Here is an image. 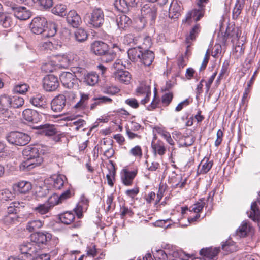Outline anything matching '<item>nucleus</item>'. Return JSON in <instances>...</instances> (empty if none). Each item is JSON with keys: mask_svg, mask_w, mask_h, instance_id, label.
<instances>
[{"mask_svg": "<svg viewBox=\"0 0 260 260\" xmlns=\"http://www.w3.org/2000/svg\"><path fill=\"white\" fill-rule=\"evenodd\" d=\"M52 238V235L46 231L36 232L30 235V242L24 243L19 247L20 253L30 258L38 253Z\"/></svg>", "mask_w": 260, "mask_h": 260, "instance_id": "obj_1", "label": "nucleus"}, {"mask_svg": "<svg viewBox=\"0 0 260 260\" xmlns=\"http://www.w3.org/2000/svg\"><path fill=\"white\" fill-rule=\"evenodd\" d=\"M24 160L19 165L21 171H28L41 165L43 159L41 155L44 153V149L40 145L28 146L22 151Z\"/></svg>", "mask_w": 260, "mask_h": 260, "instance_id": "obj_2", "label": "nucleus"}, {"mask_svg": "<svg viewBox=\"0 0 260 260\" xmlns=\"http://www.w3.org/2000/svg\"><path fill=\"white\" fill-rule=\"evenodd\" d=\"M85 19L89 27L99 28L104 23V15L101 9H95L91 13L87 14Z\"/></svg>", "mask_w": 260, "mask_h": 260, "instance_id": "obj_3", "label": "nucleus"}, {"mask_svg": "<svg viewBox=\"0 0 260 260\" xmlns=\"http://www.w3.org/2000/svg\"><path fill=\"white\" fill-rule=\"evenodd\" d=\"M143 18L140 20L143 23V27L148 21H154L157 16V8L152 5H145L141 10Z\"/></svg>", "mask_w": 260, "mask_h": 260, "instance_id": "obj_4", "label": "nucleus"}, {"mask_svg": "<svg viewBox=\"0 0 260 260\" xmlns=\"http://www.w3.org/2000/svg\"><path fill=\"white\" fill-rule=\"evenodd\" d=\"M8 107H14L12 99L6 94L0 96V117L3 115L4 117L10 118L14 114L9 111Z\"/></svg>", "mask_w": 260, "mask_h": 260, "instance_id": "obj_5", "label": "nucleus"}, {"mask_svg": "<svg viewBox=\"0 0 260 260\" xmlns=\"http://www.w3.org/2000/svg\"><path fill=\"white\" fill-rule=\"evenodd\" d=\"M208 0H199L197 3L198 9H195L190 12H188L186 17L185 21L188 22L191 18L196 21H199L204 16V9Z\"/></svg>", "mask_w": 260, "mask_h": 260, "instance_id": "obj_6", "label": "nucleus"}, {"mask_svg": "<svg viewBox=\"0 0 260 260\" xmlns=\"http://www.w3.org/2000/svg\"><path fill=\"white\" fill-rule=\"evenodd\" d=\"M46 24L47 20L44 17H37L32 20L29 27L32 33L39 35L46 32L44 28Z\"/></svg>", "mask_w": 260, "mask_h": 260, "instance_id": "obj_7", "label": "nucleus"}, {"mask_svg": "<svg viewBox=\"0 0 260 260\" xmlns=\"http://www.w3.org/2000/svg\"><path fill=\"white\" fill-rule=\"evenodd\" d=\"M59 86V82L57 77L53 75H49L44 78L43 88L47 91L55 90Z\"/></svg>", "mask_w": 260, "mask_h": 260, "instance_id": "obj_8", "label": "nucleus"}, {"mask_svg": "<svg viewBox=\"0 0 260 260\" xmlns=\"http://www.w3.org/2000/svg\"><path fill=\"white\" fill-rule=\"evenodd\" d=\"M60 80L63 85L68 88H73L77 82L76 76L68 72L62 73L60 75Z\"/></svg>", "mask_w": 260, "mask_h": 260, "instance_id": "obj_9", "label": "nucleus"}, {"mask_svg": "<svg viewBox=\"0 0 260 260\" xmlns=\"http://www.w3.org/2000/svg\"><path fill=\"white\" fill-rule=\"evenodd\" d=\"M67 178L63 175H53L47 180L55 189H61L64 185H67Z\"/></svg>", "mask_w": 260, "mask_h": 260, "instance_id": "obj_10", "label": "nucleus"}, {"mask_svg": "<svg viewBox=\"0 0 260 260\" xmlns=\"http://www.w3.org/2000/svg\"><path fill=\"white\" fill-rule=\"evenodd\" d=\"M24 120L32 123H38L42 118V115L37 111L27 109L24 110L22 114Z\"/></svg>", "mask_w": 260, "mask_h": 260, "instance_id": "obj_11", "label": "nucleus"}, {"mask_svg": "<svg viewBox=\"0 0 260 260\" xmlns=\"http://www.w3.org/2000/svg\"><path fill=\"white\" fill-rule=\"evenodd\" d=\"M66 105V96L63 94H59L52 100L51 103V107L54 112H60L64 109Z\"/></svg>", "mask_w": 260, "mask_h": 260, "instance_id": "obj_12", "label": "nucleus"}, {"mask_svg": "<svg viewBox=\"0 0 260 260\" xmlns=\"http://www.w3.org/2000/svg\"><path fill=\"white\" fill-rule=\"evenodd\" d=\"M156 137L154 136L153 139L151 142V148L152 152L155 156L157 154L162 156L166 152V148L165 146V144L162 141L160 140L155 141Z\"/></svg>", "mask_w": 260, "mask_h": 260, "instance_id": "obj_13", "label": "nucleus"}, {"mask_svg": "<svg viewBox=\"0 0 260 260\" xmlns=\"http://www.w3.org/2000/svg\"><path fill=\"white\" fill-rule=\"evenodd\" d=\"M113 75L116 80L125 84H128L132 79L130 73L122 69L117 70Z\"/></svg>", "mask_w": 260, "mask_h": 260, "instance_id": "obj_14", "label": "nucleus"}, {"mask_svg": "<svg viewBox=\"0 0 260 260\" xmlns=\"http://www.w3.org/2000/svg\"><path fill=\"white\" fill-rule=\"evenodd\" d=\"M89 204L88 199L84 195L80 197V201L76 207L74 209L78 218H81L82 216V213L88 208Z\"/></svg>", "mask_w": 260, "mask_h": 260, "instance_id": "obj_15", "label": "nucleus"}, {"mask_svg": "<svg viewBox=\"0 0 260 260\" xmlns=\"http://www.w3.org/2000/svg\"><path fill=\"white\" fill-rule=\"evenodd\" d=\"M187 178H182L181 174H177L175 172H173L170 178V182L174 188H182L186 184Z\"/></svg>", "mask_w": 260, "mask_h": 260, "instance_id": "obj_16", "label": "nucleus"}, {"mask_svg": "<svg viewBox=\"0 0 260 260\" xmlns=\"http://www.w3.org/2000/svg\"><path fill=\"white\" fill-rule=\"evenodd\" d=\"M91 51L96 55H103L108 50L107 44L101 41H95L91 46Z\"/></svg>", "mask_w": 260, "mask_h": 260, "instance_id": "obj_17", "label": "nucleus"}, {"mask_svg": "<svg viewBox=\"0 0 260 260\" xmlns=\"http://www.w3.org/2000/svg\"><path fill=\"white\" fill-rule=\"evenodd\" d=\"M135 0H115L114 5L115 8L122 13L129 11V7L135 3Z\"/></svg>", "mask_w": 260, "mask_h": 260, "instance_id": "obj_18", "label": "nucleus"}, {"mask_svg": "<svg viewBox=\"0 0 260 260\" xmlns=\"http://www.w3.org/2000/svg\"><path fill=\"white\" fill-rule=\"evenodd\" d=\"M67 22L73 27H77L81 23V18L75 10L70 11L67 16Z\"/></svg>", "mask_w": 260, "mask_h": 260, "instance_id": "obj_19", "label": "nucleus"}, {"mask_svg": "<svg viewBox=\"0 0 260 260\" xmlns=\"http://www.w3.org/2000/svg\"><path fill=\"white\" fill-rule=\"evenodd\" d=\"M123 174L121 176L122 183L125 186H130L132 184L133 181L136 177L138 171L137 170L129 171L127 169L123 170Z\"/></svg>", "mask_w": 260, "mask_h": 260, "instance_id": "obj_20", "label": "nucleus"}, {"mask_svg": "<svg viewBox=\"0 0 260 260\" xmlns=\"http://www.w3.org/2000/svg\"><path fill=\"white\" fill-rule=\"evenodd\" d=\"M213 165L212 160H210L209 158L205 157L198 166L197 173L199 174H204L208 172Z\"/></svg>", "mask_w": 260, "mask_h": 260, "instance_id": "obj_21", "label": "nucleus"}, {"mask_svg": "<svg viewBox=\"0 0 260 260\" xmlns=\"http://www.w3.org/2000/svg\"><path fill=\"white\" fill-rule=\"evenodd\" d=\"M117 26L120 29H124L127 28L131 23L130 18L124 14L118 15L116 20Z\"/></svg>", "mask_w": 260, "mask_h": 260, "instance_id": "obj_22", "label": "nucleus"}, {"mask_svg": "<svg viewBox=\"0 0 260 260\" xmlns=\"http://www.w3.org/2000/svg\"><path fill=\"white\" fill-rule=\"evenodd\" d=\"M154 59V54L151 51L146 50L144 52H142V55L140 61L145 66H149L152 63Z\"/></svg>", "mask_w": 260, "mask_h": 260, "instance_id": "obj_23", "label": "nucleus"}, {"mask_svg": "<svg viewBox=\"0 0 260 260\" xmlns=\"http://www.w3.org/2000/svg\"><path fill=\"white\" fill-rule=\"evenodd\" d=\"M219 251V248H203L200 250L201 255L209 259H214Z\"/></svg>", "mask_w": 260, "mask_h": 260, "instance_id": "obj_24", "label": "nucleus"}, {"mask_svg": "<svg viewBox=\"0 0 260 260\" xmlns=\"http://www.w3.org/2000/svg\"><path fill=\"white\" fill-rule=\"evenodd\" d=\"M30 103L37 107H41L44 108L46 106V99L44 95L38 94L32 98L30 100Z\"/></svg>", "mask_w": 260, "mask_h": 260, "instance_id": "obj_25", "label": "nucleus"}, {"mask_svg": "<svg viewBox=\"0 0 260 260\" xmlns=\"http://www.w3.org/2000/svg\"><path fill=\"white\" fill-rule=\"evenodd\" d=\"M82 80L87 85L93 86L98 82L99 76L94 72L87 73Z\"/></svg>", "mask_w": 260, "mask_h": 260, "instance_id": "obj_26", "label": "nucleus"}, {"mask_svg": "<svg viewBox=\"0 0 260 260\" xmlns=\"http://www.w3.org/2000/svg\"><path fill=\"white\" fill-rule=\"evenodd\" d=\"M181 8L177 2H172L169 9V16L171 19L177 18L180 14Z\"/></svg>", "mask_w": 260, "mask_h": 260, "instance_id": "obj_27", "label": "nucleus"}, {"mask_svg": "<svg viewBox=\"0 0 260 260\" xmlns=\"http://www.w3.org/2000/svg\"><path fill=\"white\" fill-rule=\"evenodd\" d=\"M56 60L58 62L57 66L59 68H67L70 65L69 53L57 55Z\"/></svg>", "mask_w": 260, "mask_h": 260, "instance_id": "obj_28", "label": "nucleus"}, {"mask_svg": "<svg viewBox=\"0 0 260 260\" xmlns=\"http://www.w3.org/2000/svg\"><path fill=\"white\" fill-rule=\"evenodd\" d=\"M250 226L249 222L244 221L238 228L236 232V234L239 237H244L249 233Z\"/></svg>", "mask_w": 260, "mask_h": 260, "instance_id": "obj_29", "label": "nucleus"}, {"mask_svg": "<svg viewBox=\"0 0 260 260\" xmlns=\"http://www.w3.org/2000/svg\"><path fill=\"white\" fill-rule=\"evenodd\" d=\"M142 52L139 48H131L127 51L128 58L133 62L140 61Z\"/></svg>", "mask_w": 260, "mask_h": 260, "instance_id": "obj_30", "label": "nucleus"}, {"mask_svg": "<svg viewBox=\"0 0 260 260\" xmlns=\"http://www.w3.org/2000/svg\"><path fill=\"white\" fill-rule=\"evenodd\" d=\"M74 38L79 43L84 42L88 38L87 32L82 28H78L74 32Z\"/></svg>", "mask_w": 260, "mask_h": 260, "instance_id": "obj_31", "label": "nucleus"}, {"mask_svg": "<svg viewBox=\"0 0 260 260\" xmlns=\"http://www.w3.org/2000/svg\"><path fill=\"white\" fill-rule=\"evenodd\" d=\"M31 15V12L24 7H17V19L25 20L29 19Z\"/></svg>", "mask_w": 260, "mask_h": 260, "instance_id": "obj_32", "label": "nucleus"}, {"mask_svg": "<svg viewBox=\"0 0 260 260\" xmlns=\"http://www.w3.org/2000/svg\"><path fill=\"white\" fill-rule=\"evenodd\" d=\"M44 222L41 220H33L29 221L26 225V230L29 232L37 230L42 228Z\"/></svg>", "mask_w": 260, "mask_h": 260, "instance_id": "obj_33", "label": "nucleus"}, {"mask_svg": "<svg viewBox=\"0 0 260 260\" xmlns=\"http://www.w3.org/2000/svg\"><path fill=\"white\" fill-rule=\"evenodd\" d=\"M74 219L75 215L71 212H65L59 215L60 221L65 224H71L74 221Z\"/></svg>", "mask_w": 260, "mask_h": 260, "instance_id": "obj_34", "label": "nucleus"}, {"mask_svg": "<svg viewBox=\"0 0 260 260\" xmlns=\"http://www.w3.org/2000/svg\"><path fill=\"white\" fill-rule=\"evenodd\" d=\"M244 0H237L235 7L233 9L232 17L233 19H237L241 14L244 7Z\"/></svg>", "mask_w": 260, "mask_h": 260, "instance_id": "obj_35", "label": "nucleus"}, {"mask_svg": "<svg viewBox=\"0 0 260 260\" xmlns=\"http://www.w3.org/2000/svg\"><path fill=\"white\" fill-rule=\"evenodd\" d=\"M31 189V184L29 182L22 181L17 183V192L26 193Z\"/></svg>", "mask_w": 260, "mask_h": 260, "instance_id": "obj_36", "label": "nucleus"}, {"mask_svg": "<svg viewBox=\"0 0 260 260\" xmlns=\"http://www.w3.org/2000/svg\"><path fill=\"white\" fill-rule=\"evenodd\" d=\"M37 254L38 253H37ZM36 254L30 258V257H25L24 254H22L21 253V254L18 256L17 260H50L49 255L47 254H40L37 256H36Z\"/></svg>", "mask_w": 260, "mask_h": 260, "instance_id": "obj_37", "label": "nucleus"}, {"mask_svg": "<svg viewBox=\"0 0 260 260\" xmlns=\"http://www.w3.org/2000/svg\"><path fill=\"white\" fill-rule=\"evenodd\" d=\"M30 136L24 133L17 131V145L23 146L30 141Z\"/></svg>", "mask_w": 260, "mask_h": 260, "instance_id": "obj_38", "label": "nucleus"}, {"mask_svg": "<svg viewBox=\"0 0 260 260\" xmlns=\"http://www.w3.org/2000/svg\"><path fill=\"white\" fill-rule=\"evenodd\" d=\"M41 129H42V133L43 132L45 135L48 136H52L55 134L57 131L53 125L45 124L40 125L39 126Z\"/></svg>", "mask_w": 260, "mask_h": 260, "instance_id": "obj_39", "label": "nucleus"}, {"mask_svg": "<svg viewBox=\"0 0 260 260\" xmlns=\"http://www.w3.org/2000/svg\"><path fill=\"white\" fill-rule=\"evenodd\" d=\"M88 99V94L81 93L80 100L75 105L74 108L79 109H84L87 106Z\"/></svg>", "mask_w": 260, "mask_h": 260, "instance_id": "obj_40", "label": "nucleus"}, {"mask_svg": "<svg viewBox=\"0 0 260 260\" xmlns=\"http://www.w3.org/2000/svg\"><path fill=\"white\" fill-rule=\"evenodd\" d=\"M88 99V94L81 93L80 100L75 105L74 108L79 109H84L87 106Z\"/></svg>", "mask_w": 260, "mask_h": 260, "instance_id": "obj_41", "label": "nucleus"}, {"mask_svg": "<svg viewBox=\"0 0 260 260\" xmlns=\"http://www.w3.org/2000/svg\"><path fill=\"white\" fill-rule=\"evenodd\" d=\"M222 249L227 252H233L237 250L235 243L231 240H228L223 243Z\"/></svg>", "mask_w": 260, "mask_h": 260, "instance_id": "obj_42", "label": "nucleus"}, {"mask_svg": "<svg viewBox=\"0 0 260 260\" xmlns=\"http://www.w3.org/2000/svg\"><path fill=\"white\" fill-rule=\"evenodd\" d=\"M15 202H13L10 204V205L8 207V213L9 215L7 217V220H11L12 222H14L16 220L15 214L16 211Z\"/></svg>", "mask_w": 260, "mask_h": 260, "instance_id": "obj_43", "label": "nucleus"}, {"mask_svg": "<svg viewBox=\"0 0 260 260\" xmlns=\"http://www.w3.org/2000/svg\"><path fill=\"white\" fill-rule=\"evenodd\" d=\"M251 211L249 217L254 221L258 220L260 217V211L256 203H253L251 206Z\"/></svg>", "mask_w": 260, "mask_h": 260, "instance_id": "obj_44", "label": "nucleus"}, {"mask_svg": "<svg viewBox=\"0 0 260 260\" xmlns=\"http://www.w3.org/2000/svg\"><path fill=\"white\" fill-rule=\"evenodd\" d=\"M243 43L241 45L240 43L236 45L233 51V56L236 59L240 58L244 54L245 47H243Z\"/></svg>", "mask_w": 260, "mask_h": 260, "instance_id": "obj_45", "label": "nucleus"}, {"mask_svg": "<svg viewBox=\"0 0 260 260\" xmlns=\"http://www.w3.org/2000/svg\"><path fill=\"white\" fill-rule=\"evenodd\" d=\"M136 93L138 96L151 94L150 87L148 85L141 84L136 89Z\"/></svg>", "mask_w": 260, "mask_h": 260, "instance_id": "obj_46", "label": "nucleus"}, {"mask_svg": "<svg viewBox=\"0 0 260 260\" xmlns=\"http://www.w3.org/2000/svg\"><path fill=\"white\" fill-rule=\"evenodd\" d=\"M57 32V25L54 23H51L49 24L47 31L44 32V35L47 37H51L55 35Z\"/></svg>", "mask_w": 260, "mask_h": 260, "instance_id": "obj_47", "label": "nucleus"}, {"mask_svg": "<svg viewBox=\"0 0 260 260\" xmlns=\"http://www.w3.org/2000/svg\"><path fill=\"white\" fill-rule=\"evenodd\" d=\"M66 6L62 4L56 5L52 10L53 13L61 16L66 15Z\"/></svg>", "mask_w": 260, "mask_h": 260, "instance_id": "obj_48", "label": "nucleus"}, {"mask_svg": "<svg viewBox=\"0 0 260 260\" xmlns=\"http://www.w3.org/2000/svg\"><path fill=\"white\" fill-rule=\"evenodd\" d=\"M14 197L13 194L7 189L2 190L0 194V199L2 200H11Z\"/></svg>", "mask_w": 260, "mask_h": 260, "instance_id": "obj_49", "label": "nucleus"}, {"mask_svg": "<svg viewBox=\"0 0 260 260\" xmlns=\"http://www.w3.org/2000/svg\"><path fill=\"white\" fill-rule=\"evenodd\" d=\"M205 204V203L204 201L200 200L199 202L194 204V205L191 207V209L189 211H193L194 213L199 214V213L203 210Z\"/></svg>", "mask_w": 260, "mask_h": 260, "instance_id": "obj_50", "label": "nucleus"}, {"mask_svg": "<svg viewBox=\"0 0 260 260\" xmlns=\"http://www.w3.org/2000/svg\"><path fill=\"white\" fill-rule=\"evenodd\" d=\"M200 30L199 24H196L191 30L189 36L186 38L187 43L189 42V40H193L195 39L196 36Z\"/></svg>", "mask_w": 260, "mask_h": 260, "instance_id": "obj_51", "label": "nucleus"}, {"mask_svg": "<svg viewBox=\"0 0 260 260\" xmlns=\"http://www.w3.org/2000/svg\"><path fill=\"white\" fill-rule=\"evenodd\" d=\"M242 30L241 28L239 27H234L230 34V36L232 38V41L233 43L236 41H238L241 36Z\"/></svg>", "mask_w": 260, "mask_h": 260, "instance_id": "obj_52", "label": "nucleus"}, {"mask_svg": "<svg viewBox=\"0 0 260 260\" xmlns=\"http://www.w3.org/2000/svg\"><path fill=\"white\" fill-rule=\"evenodd\" d=\"M50 208L47 204H40L36 207L35 210L37 213L43 215L48 212Z\"/></svg>", "mask_w": 260, "mask_h": 260, "instance_id": "obj_53", "label": "nucleus"}, {"mask_svg": "<svg viewBox=\"0 0 260 260\" xmlns=\"http://www.w3.org/2000/svg\"><path fill=\"white\" fill-rule=\"evenodd\" d=\"M129 153L136 157L140 158L142 156V150L140 146L137 145L130 149Z\"/></svg>", "mask_w": 260, "mask_h": 260, "instance_id": "obj_54", "label": "nucleus"}, {"mask_svg": "<svg viewBox=\"0 0 260 260\" xmlns=\"http://www.w3.org/2000/svg\"><path fill=\"white\" fill-rule=\"evenodd\" d=\"M61 47V45L55 44L52 41H47L43 43V47L46 50H57Z\"/></svg>", "mask_w": 260, "mask_h": 260, "instance_id": "obj_55", "label": "nucleus"}, {"mask_svg": "<svg viewBox=\"0 0 260 260\" xmlns=\"http://www.w3.org/2000/svg\"><path fill=\"white\" fill-rule=\"evenodd\" d=\"M120 91V89L115 86H106L104 88L103 92L105 93L114 95Z\"/></svg>", "mask_w": 260, "mask_h": 260, "instance_id": "obj_56", "label": "nucleus"}, {"mask_svg": "<svg viewBox=\"0 0 260 260\" xmlns=\"http://www.w3.org/2000/svg\"><path fill=\"white\" fill-rule=\"evenodd\" d=\"M48 202L50 207L61 203L59 197L56 194H54L50 197L48 200Z\"/></svg>", "mask_w": 260, "mask_h": 260, "instance_id": "obj_57", "label": "nucleus"}, {"mask_svg": "<svg viewBox=\"0 0 260 260\" xmlns=\"http://www.w3.org/2000/svg\"><path fill=\"white\" fill-rule=\"evenodd\" d=\"M73 71L74 73H76L77 74V76L81 78V79L83 78L84 77L85 74H86L87 72L85 70V69L81 68V67H74Z\"/></svg>", "mask_w": 260, "mask_h": 260, "instance_id": "obj_58", "label": "nucleus"}, {"mask_svg": "<svg viewBox=\"0 0 260 260\" xmlns=\"http://www.w3.org/2000/svg\"><path fill=\"white\" fill-rule=\"evenodd\" d=\"M114 196L111 194L107 197L106 200V204L107 207L106 209L107 211H110L111 209H113L115 207V204L113 203Z\"/></svg>", "mask_w": 260, "mask_h": 260, "instance_id": "obj_59", "label": "nucleus"}, {"mask_svg": "<svg viewBox=\"0 0 260 260\" xmlns=\"http://www.w3.org/2000/svg\"><path fill=\"white\" fill-rule=\"evenodd\" d=\"M12 23L11 18L7 15H5L3 19L0 21L1 24L5 28H8L11 26Z\"/></svg>", "mask_w": 260, "mask_h": 260, "instance_id": "obj_60", "label": "nucleus"}, {"mask_svg": "<svg viewBox=\"0 0 260 260\" xmlns=\"http://www.w3.org/2000/svg\"><path fill=\"white\" fill-rule=\"evenodd\" d=\"M154 256L158 260H167V255L162 250H156V253H154Z\"/></svg>", "mask_w": 260, "mask_h": 260, "instance_id": "obj_61", "label": "nucleus"}, {"mask_svg": "<svg viewBox=\"0 0 260 260\" xmlns=\"http://www.w3.org/2000/svg\"><path fill=\"white\" fill-rule=\"evenodd\" d=\"M8 142L12 144H15L16 142V132L11 131L7 136Z\"/></svg>", "mask_w": 260, "mask_h": 260, "instance_id": "obj_62", "label": "nucleus"}, {"mask_svg": "<svg viewBox=\"0 0 260 260\" xmlns=\"http://www.w3.org/2000/svg\"><path fill=\"white\" fill-rule=\"evenodd\" d=\"M115 57V54L113 52H108L107 51L105 54L103 55L102 60L106 62L112 60Z\"/></svg>", "mask_w": 260, "mask_h": 260, "instance_id": "obj_63", "label": "nucleus"}, {"mask_svg": "<svg viewBox=\"0 0 260 260\" xmlns=\"http://www.w3.org/2000/svg\"><path fill=\"white\" fill-rule=\"evenodd\" d=\"M28 85L25 83L17 84V93L23 94L28 89Z\"/></svg>", "mask_w": 260, "mask_h": 260, "instance_id": "obj_64", "label": "nucleus"}]
</instances>
